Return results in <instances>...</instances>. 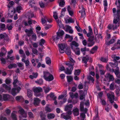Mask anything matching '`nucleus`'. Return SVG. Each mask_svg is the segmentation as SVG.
<instances>
[{
	"label": "nucleus",
	"instance_id": "nucleus-55",
	"mask_svg": "<svg viewBox=\"0 0 120 120\" xmlns=\"http://www.w3.org/2000/svg\"><path fill=\"white\" fill-rule=\"evenodd\" d=\"M90 42L88 44V46L89 47H91L94 44V42Z\"/></svg>",
	"mask_w": 120,
	"mask_h": 120
},
{
	"label": "nucleus",
	"instance_id": "nucleus-53",
	"mask_svg": "<svg viewBox=\"0 0 120 120\" xmlns=\"http://www.w3.org/2000/svg\"><path fill=\"white\" fill-rule=\"evenodd\" d=\"M32 51L34 54L35 55L37 54V53L38 51L37 49H32Z\"/></svg>",
	"mask_w": 120,
	"mask_h": 120
},
{
	"label": "nucleus",
	"instance_id": "nucleus-29",
	"mask_svg": "<svg viewBox=\"0 0 120 120\" xmlns=\"http://www.w3.org/2000/svg\"><path fill=\"white\" fill-rule=\"evenodd\" d=\"M35 82L37 83L40 85H41L43 83V81L42 79H40L39 80L35 81Z\"/></svg>",
	"mask_w": 120,
	"mask_h": 120
},
{
	"label": "nucleus",
	"instance_id": "nucleus-54",
	"mask_svg": "<svg viewBox=\"0 0 120 120\" xmlns=\"http://www.w3.org/2000/svg\"><path fill=\"white\" fill-rule=\"evenodd\" d=\"M28 114L29 117L30 118H33V114L31 112H28Z\"/></svg>",
	"mask_w": 120,
	"mask_h": 120
},
{
	"label": "nucleus",
	"instance_id": "nucleus-30",
	"mask_svg": "<svg viewBox=\"0 0 120 120\" xmlns=\"http://www.w3.org/2000/svg\"><path fill=\"white\" fill-rule=\"evenodd\" d=\"M50 97L51 98H53V100H55L56 98V97L54 96V93H51L49 94Z\"/></svg>",
	"mask_w": 120,
	"mask_h": 120
},
{
	"label": "nucleus",
	"instance_id": "nucleus-47",
	"mask_svg": "<svg viewBox=\"0 0 120 120\" xmlns=\"http://www.w3.org/2000/svg\"><path fill=\"white\" fill-rule=\"evenodd\" d=\"M1 52L5 55L7 52V51L6 49L4 47H3L1 48Z\"/></svg>",
	"mask_w": 120,
	"mask_h": 120
},
{
	"label": "nucleus",
	"instance_id": "nucleus-14",
	"mask_svg": "<svg viewBox=\"0 0 120 120\" xmlns=\"http://www.w3.org/2000/svg\"><path fill=\"white\" fill-rule=\"evenodd\" d=\"M89 57L87 56L83 57L82 60V62H83V63H85V64H86L87 66V62L89 60Z\"/></svg>",
	"mask_w": 120,
	"mask_h": 120
},
{
	"label": "nucleus",
	"instance_id": "nucleus-11",
	"mask_svg": "<svg viewBox=\"0 0 120 120\" xmlns=\"http://www.w3.org/2000/svg\"><path fill=\"white\" fill-rule=\"evenodd\" d=\"M22 10V7L21 6H18L16 7V9L15 8L14 9L12 14L16 12H17L19 13H20L21 12L20 11Z\"/></svg>",
	"mask_w": 120,
	"mask_h": 120
},
{
	"label": "nucleus",
	"instance_id": "nucleus-2",
	"mask_svg": "<svg viewBox=\"0 0 120 120\" xmlns=\"http://www.w3.org/2000/svg\"><path fill=\"white\" fill-rule=\"evenodd\" d=\"M34 91L35 93V95L36 97L40 96V92L42 91V88L40 87H36L34 89Z\"/></svg>",
	"mask_w": 120,
	"mask_h": 120
},
{
	"label": "nucleus",
	"instance_id": "nucleus-44",
	"mask_svg": "<svg viewBox=\"0 0 120 120\" xmlns=\"http://www.w3.org/2000/svg\"><path fill=\"white\" fill-rule=\"evenodd\" d=\"M114 83H112L110 85L109 88L111 90H114L115 88L114 87Z\"/></svg>",
	"mask_w": 120,
	"mask_h": 120
},
{
	"label": "nucleus",
	"instance_id": "nucleus-40",
	"mask_svg": "<svg viewBox=\"0 0 120 120\" xmlns=\"http://www.w3.org/2000/svg\"><path fill=\"white\" fill-rule=\"evenodd\" d=\"M45 40L43 39H41L40 40L39 42V45L42 46L43 47V45L45 43Z\"/></svg>",
	"mask_w": 120,
	"mask_h": 120
},
{
	"label": "nucleus",
	"instance_id": "nucleus-61",
	"mask_svg": "<svg viewBox=\"0 0 120 120\" xmlns=\"http://www.w3.org/2000/svg\"><path fill=\"white\" fill-rule=\"evenodd\" d=\"M52 27V25H46L45 27V30H47Z\"/></svg>",
	"mask_w": 120,
	"mask_h": 120
},
{
	"label": "nucleus",
	"instance_id": "nucleus-51",
	"mask_svg": "<svg viewBox=\"0 0 120 120\" xmlns=\"http://www.w3.org/2000/svg\"><path fill=\"white\" fill-rule=\"evenodd\" d=\"M85 95L83 93L82 94H80L79 96V99L81 100H82L85 98Z\"/></svg>",
	"mask_w": 120,
	"mask_h": 120
},
{
	"label": "nucleus",
	"instance_id": "nucleus-3",
	"mask_svg": "<svg viewBox=\"0 0 120 120\" xmlns=\"http://www.w3.org/2000/svg\"><path fill=\"white\" fill-rule=\"evenodd\" d=\"M120 15H114L113 21V23L115 25L119 26V22L120 20Z\"/></svg>",
	"mask_w": 120,
	"mask_h": 120
},
{
	"label": "nucleus",
	"instance_id": "nucleus-48",
	"mask_svg": "<svg viewBox=\"0 0 120 120\" xmlns=\"http://www.w3.org/2000/svg\"><path fill=\"white\" fill-rule=\"evenodd\" d=\"M65 4V2L64 0H60V2L59 4V5L61 7H63Z\"/></svg>",
	"mask_w": 120,
	"mask_h": 120
},
{
	"label": "nucleus",
	"instance_id": "nucleus-63",
	"mask_svg": "<svg viewBox=\"0 0 120 120\" xmlns=\"http://www.w3.org/2000/svg\"><path fill=\"white\" fill-rule=\"evenodd\" d=\"M0 60L2 63L4 64H5L6 61L4 58H0Z\"/></svg>",
	"mask_w": 120,
	"mask_h": 120
},
{
	"label": "nucleus",
	"instance_id": "nucleus-10",
	"mask_svg": "<svg viewBox=\"0 0 120 120\" xmlns=\"http://www.w3.org/2000/svg\"><path fill=\"white\" fill-rule=\"evenodd\" d=\"M69 60L70 61L66 63V65H70L71 66H73L74 65V63L75 62V61L71 57H70L69 58Z\"/></svg>",
	"mask_w": 120,
	"mask_h": 120
},
{
	"label": "nucleus",
	"instance_id": "nucleus-42",
	"mask_svg": "<svg viewBox=\"0 0 120 120\" xmlns=\"http://www.w3.org/2000/svg\"><path fill=\"white\" fill-rule=\"evenodd\" d=\"M115 41L114 39H112L110 41H108V42H105L108 45H109L112 44Z\"/></svg>",
	"mask_w": 120,
	"mask_h": 120
},
{
	"label": "nucleus",
	"instance_id": "nucleus-22",
	"mask_svg": "<svg viewBox=\"0 0 120 120\" xmlns=\"http://www.w3.org/2000/svg\"><path fill=\"white\" fill-rule=\"evenodd\" d=\"M18 77L17 76L15 75L13 77V80L14 81L13 83V85L15 86H16V84L18 81V80L17 79Z\"/></svg>",
	"mask_w": 120,
	"mask_h": 120
},
{
	"label": "nucleus",
	"instance_id": "nucleus-27",
	"mask_svg": "<svg viewBox=\"0 0 120 120\" xmlns=\"http://www.w3.org/2000/svg\"><path fill=\"white\" fill-rule=\"evenodd\" d=\"M114 63H109L110 65L112 67L115 68L118 65V62H115Z\"/></svg>",
	"mask_w": 120,
	"mask_h": 120
},
{
	"label": "nucleus",
	"instance_id": "nucleus-8",
	"mask_svg": "<svg viewBox=\"0 0 120 120\" xmlns=\"http://www.w3.org/2000/svg\"><path fill=\"white\" fill-rule=\"evenodd\" d=\"M118 27V26L115 25L113 23L112 24H110L108 25L107 28L109 30H112L114 31L115 30H116Z\"/></svg>",
	"mask_w": 120,
	"mask_h": 120
},
{
	"label": "nucleus",
	"instance_id": "nucleus-17",
	"mask_svg": "<svg viewBox=\"0 0 120 120\" xmlns=\"http://www.w3.org/2000/svg\"><path fill=\"white\" fill-rule=\"evenodd\" d=\"M39 115L40 117L42 120H45L46 119L45 117L46 116L43 113V112L41 111L40 112Z\"/></svg>",
	"mask_w": 120,
	"mask_h": 120
},
{
	"label": "nucleus",
	"instance_id": "nucleus-7",
	"mask_svg": "<svg viewBox=\"0 0 120 120\" xmlns=\"http://www.w3.org/2000/svg\"><path fill=\"white\" fill-rule=\"evenodd\" d=\"M68 66V67L67 68L66 71L65 72V73L67 75H71L73 69V66L70 65Z\"/></svg>",
	"mask_w": 120,
	"mask_h": 120
},
{
	"label": "nucleus",
	"instance_id": "nucleus-20",
	"mask_svg": "<svg viewBox=\"0 0 120 120\" xmlns=\"http://www.w3.org/2000/svg\"><path fill=\"white\" fill-rule=\"evenodd\" d=\"M80 110L81 111L84 112L85 113H86L87 111V109L86 108L84 109L83 104L81 103L80 105Z\"/></svg>",
	"mask_w": 120,
	"mask_h": 120
},
{
	"label": "nucleus",
	"instance_id": "nucleus-56",
	"mask_svg": "<svg viewBox=\"0 0 120 120\" xmlns=\"http://www.w3.org/2000/svg\"><path fill=\"white\" fill-rule=\"evenodd\" d=\"M79 13L81 12L82 15H84L85 14L84 9L83 8L81 11H79Z\"/></svg>",
	"mask_w": 120,
	"mask_h": 120
},
{
	"label": "nucleus",
	"instance_id": "nucleus-52",
	"mask_svg": "<svg viewBox=\"0 0 120 120\" xmlns=\"http://www.w3.org/2000/svg\"><path fill=\"white\" fill-rule=\"evenodd\" d=\"M45 110L47 112H50L52 111L51 109L48 106H46L45 108Z\"/></svg>",
	"mask_w": 120,
	"mask_h": 120
},
{
	"label": "nucleus",
	"instance_id": "nucleus-26",
	"mask_svg": "<svg viewBox=\"0 0 120 120\" xmlns=\"http://www.w3.org/2000/svg\"><path fill=\"white\" fill-rule=\"evenodd\" d=\"M44 76L43 78L45 79L46 78H47L49 75L50 73L48 72L45 71L43 72Z\"/></svg>",
	"mask_w": 120,
	"mask_h": 120
},
{
	"label": "nucleus",
	"instance_id": "nucleus-21",
	"mask_svg": "<svg viewBox=\"0 0 120 120\" xmlns=\"http://www.w3.org/2000/svg\"><path fill=\"white\" fill-rule=\"evenodd\" d=\"M10 97V95L7 94H4L3 95V99L4 101H7Z\"/></svg>",
	"mask_w": 120,
	"mask_h": 120
},
{
	"label": "nucleus",
	"instance_id": "nucleus-34",
	"mask_svg": "<svg viewBox=\"0 0 120 120\" xmlns=\"http://www.w3.org/2000/svg\"><path fill=\"white\" fill-rule=\"evenodd\" d=\"M81 72V71L79 69L75 70V71L74 73V75H78L80 74Z\"/></svg>",
	"mask_w": 120,
	"mask_h": 120
},
{
	"label": "nucleus",
	"instance_id": "nucleus-13",
	"mask_svg": "<svg viewBox=\"0 0 120 120\" xmlns=\"http://www.w3.org/2000/svg\"><path fill=\"white\" fill-rule=\"evenodd\" d=\"M54 79V77L51 74L45 78V80L46 81H50L53 80Z\"/></svg>",
	"mask_w": 120,
	"mask_h": 120
},
{
	"label": "nucleus",
	"instance_id": "nucleus-37",
	"mask_svg": "<svg viewBox=\"0 0 120 120\" xmlns=\"http://www.w3.org/2000/svg\"><path fill=\"white\" fill-rule=\"evenodd\" d=\"M98 109L96 110V113L95 116L93 118V120H97V118L98 116Z\"/></svg>",
	"mask_w": 120,
	"mask_h": 120
},
{
	"label": "nucleus",
	"instance_id": "nucleus-36",
	"mask_svg": "<svg viewBox=\"0 0 120 120\" xmlns=\"http://www.w3.org/2000/svg\"><path fill=\"white\" fill-rule=\"evenodd\" d=\"M104 5L105 6L104 10L105 11H106L107 9V7L108 4L107 1L106 0H105L104 1Z\"/></svg>",
	"mask_w": 120,
	"mask_h": 120
},
{
	"label": "nucleus",
	"instance_id": "nucleus-15",
	"mask_svg": "<svg viewBox=\"0 0 120 120\" xmlns=\"http://www.w3.org/2000/svg\"><path fill=\"white\" fill-rule=\"evenodd\" d=\"M16 100L17 101H20L22 102L24 101V99L22 97V96H18L15 98Z\"/></svg>",
	"mask_w": 120,
	"mask_h": 120
},
{
	"label": "nucleus",
	"instance_id": "nucleus-5",
	"mask_svg": "<svg viewBox=\"0 0 120 120\" xmlns=\"http://www.w3.org/2000/svg\"><path fill=\"white\" fill-rule=\"evenodd\" d=\"M107 96L108 98L109 99V101L112 104L114 102V101L115 99V97L114 95L108 93L107 94Z\"/></svg>",
	"mask_w": 120,
	"mask_h": 120
},
{
	"label": "nucleus",
	"instance_id": "nucleus-64",
	"mask_svg": "<svg viewBox=\"0 0 120 120\" xmlns=\"http://www.w3.org/2000/svg\"><path fill=\"white\" fill-rule=\"evenodd\" d=\"M68 22L71 23H74V21L71 18H70L69 19H68Z\"/></svg>",
	"mask_w": 120,
	"mask_h": 120
},
{
	"label": "nucleus",
	"instance_id": "nucleus-12",
	"mask_svg": "<svg viewBox=\"0 0 120 120\" xmlns=\"http://www.w3.org/2000/svg\"><path fill=\"white\" fill-rule=\"evenodd\" d=\"M106 78H108L109 81H113L114 80V77L113 76L111 75L110 73H107L106 76H105Z\"/></svg>",
	"mask_w": 120,
	"mask_h": 120
},
{
	"label": "nucleus",
	"instance_id": "nucleus-19",
	"mask_svg": "<svg viewBox=\"0 0 120 120\" xmlns=\"http://www.w3.org/2000/svg\"><path fill=\"white\" fill-rule=\"evenodd\" d=\"M73 114L75 116H77L79 115V110L78 108H76L74 109L73 110Z\"/></svg>",
	"mask_w": 120,
	"mask_h": 120
},
{
	"label": "nucleus",
	"instance_id": "nucleus-49",
	"mask_svg": "<svg viewBox=\"0 0 120 120\" xmlns=\"http://www.w3.org/2000/svg\"><path fill=\"white\" fill-rule=\"evenodd\" d=\"M60 37L58 35H57L56 36H54L53 37V39L54 41H57L58 39H60Z\"/></svg>",
	"mask_w": 120,
	"mask_h": 120
},
{
	"label": "nucleus",
	"instance_id": "nucleus-35",
	"mask_svg": "<svg viewBox=\"0 0 120 120\" xmlns=\"http://www.w3.org/2000/svg\"><path fill=\"white\" fill-rule=\"evenodd\" d=\"M64 32L63 30H61L60 32H57V35H58L60 37H62L64 34Z\"/></svg>",
	"mask_w": 120,
	"mask_h": 120
},
{
	"label": "nucleus",
	"instance_id": "nucleus-31",
	"mask_svg": "<svg viewBox=\"0 0 120 120\" xmlns=\"http://www.w3.org/2000/svg\"><path fill=\"white\" fill-rule=\"evenodd\" d=\"M67 77L68 82H70L73 80V77L71 76H67Z\"/></svg>",
	"mask_w": 120,
	"mask_h": 120
},
{
	"label": "nucleus",
	"instance_id": "nucleus-60",
	"mask_svg": "<svg viewBox=\"0 0 120 120\" xmlns=\"http://www.w3.org/2000/svg\"><path fill=\"white\" fill-rule=\"evenodd\" d=\"M88 79L92 81V82H93L94 81V79L91 76H90L88 77Z\"/></svg>",
	"mask_w": 120,
	"mask_h": 120
},
{
	"label": "nucleus",
	"instance_id": "nucleus-4",
	"mask_svg": "<svg viewBox=\"0 0 120 120\" xmlns=\"http://www.w3.org/2000/svg\"><path fill=\"white\" fill-rule=\"evenodd\" d=\"M67 45V44L63 43L58 45V46L60 48L59 51L61 53H62L64 52V49L66 47Z\"/></svg>",
	"mask_w": 120,
	"mask_h": 120
},
{
	"label": "nucleus",
	"instance_id": "nucleus-23",
	"mask_svg": "<svg viewBox=\"0 0 120 120\" xmlns=\"http://www.w3.org/2000/svg\"><path fill=\"white\" fill-rule=\"evenodd\" d=\"M27 94L28 97L29 98H30L33 95L32 91L30 89L27 90Z\"/></svg>",
	"mask_w": 120,
	"mask_h": 120
},
{
	"label": "nucleus",
	"instance_id": "nucleus-59",
	"mask_svg": "<svg viewBox=\"0 0 120 120\" xmlns=\"http://www.w3.org/2000/svg\"><path fill=\"white\" fill-rule=\"evenodd\" d=\"M13 27L11 25L9 26L8 25H7V28L8 30H10L12 29Z\"/></svg>",
	"mask_w": 120,
	"mask_h": 120
},
{
	"label": "nucleus",
	"instance_id": "nucleus-58",
	"mask_svg": "<svg viewBox=\"0 0 120 120\" xmlns=\"http://www.w3.org/2000/svg\"><path fill=\"white\" fill-rule=\"evenodd\" d=\"M31 37L32 40L34 41H35L36 40V37L35 34L32 35Z\"/></svg>",
	"mask_w": 120,
	"mask_h": 120
},
{
	"label": "nucleus",
	"instance_id": "nucleus-41",
	"mask_svg": "<svg viewBox=\"0 0 120 120\" xmlns=\"http://www.w3.org/2000/svg\"><path fill=\"white\" fill-rule=\"evenodd\" d=\"M16 90L15 88H13L12 89L11 94L13 96L15 95L16 94Z\"/></svg>",
	"mask_w": 120,
	"mask_h": 120
},
{
	"label": "nucleus",
	"instance_id": "nucleus-6",
	"mask_svg": "<svg viewBox=\"0 0 120 120\" xmlns=\"http://www.w3.org/2000/svg\"><path fill=\"white\" fill-rule=\"evenodd\" d=\"M19 111L20 112V114L21 115V116H20V117H21V116L24 118H26L27 117V113L25 112L23 109L22 108L20 109Z\"/></svg>",
	"mask_w": 120,
	"mask_h": 120
},
{
	"label": "nucleus",
	"instance_id": "nucleus-46",
	"mask_svg": "<svg viewBox=\"0 0 120 120\" xmlns=\"http://www.w3.org/2000/svg\"><path fill=\"white\" fill-rule=\"evenodd\" d=\"M11 117L13 120H17V118L15 115L14 113L11 114Z\"/></svg>",
	"mask_w": 120,
	"mask_h": 120
},
{
	"label": "nucleus",
	"instance_id": "nucleus-32",
	"mask_svg": "<svg viewBox=\"0 0 120 120\" xmlns=\"http://www.w3.org/2000/svg\"><path fill=\"white\" fill-rule=\"evenodd\" d=\"M5 25L3 23L1 24L0 25V28L1 30H5Z\"/></svg>",
	"mask_w": 120,
	"mask_h": 120
},
{
	"label": "nucleus",
	"instance_id": "nucleus-9",
	"mask_svg": "<svg viewBox=\"0 0 120 120\" xmlns=\"http://www.w3.org/2000/svg\"><path fill=\"white\" fill-rule=\"evenodd\" d=\"M41 100L37 98H34L33 104L35 106H38L41 101Z\"/></svg>",
	"mask_w": 120,
	"mask_h": 120
},
{
	"label": "nucleus",
	"instance_id": "nucleus-28",
	"mask_svg": "<svg viewBox=\"0 0 120 120\" xmlns=\"http://www.w3.org/2000/svg\"><path fill=\"white\" fill-rule=\"evenodd\" d=\"M26 32L28 34H32L33 33V31L32 29L30 28L29 30L26 29L25 30Z\"/></svg>",
	"mask_w": 120,
	"mask_h": 120
},
{
	"label": "nucleus",
	"instance_id": "nucleus-16",
	"mask_svg": "<svg viewBox=\"0 0 120 120\" xmlns=\"http://www.w3.org/2000/svg\"><path fill=\"white\" fill-rule=\"evenodd\" d=\"M61 116L64 119L68 120L71 118V116L68 115H65L64 113H62L61 114Z\"/></svg>",
	"mask_w": 120,
	"mask_h": 120
},
{
	"label": "nucleus",
	"instance_id": "nucleus-25",
	"mask_svg": "<svg viewBox=\"0 0 120 120\" xmlns=\"http://www.w3.org/2000/svg\"><path fill=\"white\" fill-rule=\"evenodd\" d=\"M3 87L4 88L7 90H11V88L10 86H8L5 84H3L2 85Z\"/></svg>",
	"mask_w": 120,
	"mask_h": 120
},
{
	"label": "nucleus",
	"instance_id": "nucleus-62",
	"mask_svg": "<svg viewBox=\"0 0 120 120\" xmlns=\"http://www.w3.org/2000/svg\"><path fill=\"white\" fill-rule=\"evenodd\" d=\"M98 49V46H95L92 48L91 50H93L94 52H95Z\"/></svg>",
	"mask_w": 120,
	"mask_h": 120
},
{
	"label": "nucleus",
	"instance_id": "nucleus-38",
	"mask_svg": "<svg viewBox=\"0 0 120 120\" xmlns=\"http://www.w3.org/2000/svg\"><path fill=\"white\" fill-rule=\"evenodd\" d=\"M46 63L47 64H49L51 63V60L49 57H47L46 58Z\"/></svg>",
	"mask_w": 120,
	"mask_h": 120
},
{
	"label": "nucleus",
	"instance_id": "nucleus-43",
	"mask_svg": "<svg viewBox=\"0 0 120 120\" xmlns=\"http://www.w3.org/2000/svg\"><path fill=\"white\" fill-rule=\"evenodd\" d=\"M71 45H73L75 46L76 47H78L79 45L78 43L75 41H73L71 43Z\"/></svg>",
	"mask_w": 120,
	"mask_h": 120
},
{
	"label": "nucleus",
	"instance_id": "nucleus-1",
	"mask_svg": "<svg viewBox=\"0 0 120 120\" xmlns=\"http://www.w3.org/2000/svg\"><path fill=\"white\" fill-rule=\"evenodd\" d=\"M47 22L50 23L52 22V19L51 18H48L46 15H42L41 16V21L42 24L45 23Z\"/></svg>",
	"mask_w": 120,
	"mask_h": 120
},
{
	"label": "nucleus",
	"instance_id": "nucleus-24",
	"mask_svg": "<svg viewBox=\"0 0 120 120\" xmlns=\"http://www.w3.org/2000/svg\"><path fill=\"white\" fill-rule=\"evenodd\" d=\"M47 117L49 119H53L55 117V114L53 113H50L47 115Z\"/></svg>",
	"mask_w": 120,
	"mask_h": 120
},
{
	"label": "nucleus",
	"instance_id": "nucleus-18",
	"mask_svg": "<svg viewBox=\"0 0 120 120\" xmlns=\"http://www.w3.org/2000/svg\"><path fill=\"white\" fill-rule=\"evenodd\" d=\"M73 107V105L72 104H70L69 105H66L65 108V110L67 111L69 110H71Z\"/></svg>",
	"mask_w": 120,
	"mask_h": 120
},
{
	"label": "nucleus",
	"instance_id": "nucleus-33",
	"mask_svg": "<svg viewBox=\"0 0 120 120\" xmlns=\"http://www.w3.org/2000/svg\"><path fill=\"white\" fill-rule=\"evenodd\" d=\"M111 38V35L110 34H107L106 37L105 42H108L109 39Z\"/></svg>",
	"mask_w": 120,
	"mask_h": 120
},
{
	"label": "nucleus",
	"instance_id": "nucleus-45",
	"mask_svg": "<svg viewBox=\"0 0 120 120\" xmlns=\"http://www.w3.org/2000/svg\"><path fill=\"white\" fill-rule=\"evenodd\" d=\"M94 40V35L89 37L88 38V41L89 42H93Z\"/></svg>",
	"mask_w": 120,
	"mask_h": 120
},
{
	"label": "nucleus",
	"instance_id": "nucleus-50",
	"mask_svg": "<svg viewBox=\"0 0 120 120\" xmlns=\"http://www.w3.org/2000/svg\"><path fill=\"white\" fill-rule=\"evenodd\" d=\"M66 53L68 55H69L71 53L70 49L69 48H67L65 51Z\"/></svg>",
	"mask_w": 120,
	"mask_h": 120
},
{
	"label": "nucleus",
	"instance_id": "nucleus-57",
	"mask_svg": "<svg viewBox=\"0 0 120 120\" xmlns=\"http://www.w3.org/2000/svg\"><path fill=\"white\" fill-rule=\"evenodd\" d=\"M87 37H88L91 36L93 35V33L90 32H89L87 33L86 34Z\"/></svg>",
	"mask_w": 120,
	"mask_h": 120
},
{
	"label": "nucleus",
	"instance_id": "nucleus-39",
	"mask_svg": "<svg viewBox=\"0 0 120 120\" xmlns=\"http://www.w3.org/2000/svg\"><path fill=\"white\" fill-rule=\"evenodd\" d=\"M8 6L9 8V9L8 10V15H10L12 13H13V10H12L11 9V8H10L11 7V6H10L9 5H8Z\"/></svg>",
	"mask_w": 120,
	"mask_h": 120
}]
</instances>
